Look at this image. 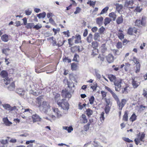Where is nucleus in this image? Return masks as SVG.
Instances as JSON below:
<instances>
[{
  "instance_id": "nucleus-18",
  "label": "nucleus",
  "mask_w": 147,
  "mask_h": 147,
  "mask_svg": "<svg viewBox=\"0 0 147 147\" xmlns=\"http://www.w3.org/2000/svg\"><path fill=\"white\" fill-rule=\"evenodd\" d=\"M134 3V0H130L128 1L126 0L125 2L124 6L125 7H127L129 5H132Z\"/></svg>"
},
{
  "instance_id": "nucleus-42",
  "label": "nucleus",
  "mask_w": 147,
  "mask_h": 147,
  "mask_svg": "<svg viewBox=\"0 0 147 147\" xmlns=\"http://www.w3.org/2000/svg\"><path fill=\"white\" fill-rule=\"evenodd\" d=\"M137 116L135 114H133L131 117L130 118V120L133 122L134 121H135L136 119Z\"/></svg>"
},
{
  "instance_id": "nucleus-40",
  "label": "nucleus",
  "mask_w": 147,
  "mask_h": 147,
  "mask_svg": "<svg viewBox=\"0 0 147 147\" xmlns=\"http://www.w3.org/2000/svg\"><path fill=\"white\" fill-rule=\"evenodd\" d=\"M98 50L97 49H94L92 51V55L94 57V56L97 55L98 53Z\"/></svg>"
},
{
  "instance_id": "nucleus-44",
  "label": "nucleus",
  "mask_w": 147,
  "mask_h": 147,
  "mask_svg": "<svg viewBox=\"0 0 147 147\" xmlns=\"http://www.w3.org/2000/svg\"><path fill=\"white\" fill-rule=\"evenodd\" d=\"M95 76L96 77L98 78V79H100L101 78V75L99 73L98 71L96 69H95Z\"/></svg>"
},
{
  "instance_id": "nucleus-56",
  "label": "nucleus",
  "mask_w": 147,
  "mask_h": 147,
  "mask_svg": "<svg viewBox=\"0 0 147 147\" xmlns=\"http://www.w3.org/2000/svg\"><path fill=\"white\" fill-rule=\"evenodd\" d=\"M94 101V98L93 96H92L89 99V102L91 105H92L93 104Z\"/></svg>"
},
{
  "instance_id": "nucleus-17",
  "label": "nucleus",
  "mask_w": 147,
  "mask_h": 147,
  "mask_svg": "<svg viewBox=\"0 0 147 147\" xmlns=\"http://www.w3.org/2000/svg\"><path fill=\"white\" fill-rule=\"evenodd\" d=\"M103 18L102 17L97 18L96 19V22L97 24L99 26H101L103 22Z\"/></svg>"
},
{
  "instance_id": "nucleus-19",
  "label": "nucleus",
  "mask_w": 147,
  "mask_h": 147,
  "mask_svg": "<svg viewBox=\"0 0 147 147\" xmlns=\"http://www.w3.org/2000/svg\"><path fill=\"white\" fill-rule=\"evenodd\" d=\"M75 38L76 40L75 41V42L76 43H78L81 42V37L80 35L78 34H76L75 36Z\"/></svg>"
},
{
  "instance_id": "nucleus-22",
  "label": "nucleus",
  "mask_w": 147,
  "mask_h": 147,
  "mask_svg": "<svg viewBox=\"0 0 147 147\" xmlns=\"http://www.w3.org/2000/svg\"><path fill=\"white\" fill-rule=\"evenodd\" d=\"M0 74L3 78H7L8 77V73L5 70H3L1 71Z\"/></svg>"
},
{
  "instance_id": "nucleus-50",
  "label": "nucleus",
  "mask_w": 147,
  "mask_h": 147,
  "mask_svg": "<svg viewBox=\"0 0 147 147\" xmlns=\"http://www.w3.org/2000/svg\"><path fill=\"white\" fill-rule=\"evenodd\" d=\"M90 86L91 88L94 91L96 90L97 87V84L96 83H94L92 84H91Z\"/></svg>"
},
{
  "instance_id": "nucleus-15",
  "label": "nucleus",
  "mask_w": 147,
  "mask_h": 147,
  "mask_svg": "<svg viewBox=\"0 0 147 147\" xmlns=\"http://www.w3.org/2000/svg\"><path fill=\"white\" fill-rule=\"evenodd\" d=\"M117 36L118 38L121 40L123 39L124 38L125 35L121 29L119 30L117 33Z\"/></svg>"
},
{
  "instance_id": "nucleus-60",
  "label": "nucleus",
  "mask_w": 147,
  "mask_h": 147,
  "mask_svg": "<svg viewBox=\"0 0 147 147\" xmlns=\"http://www.w3.org/2000/svg\"><path fill=\"white\" fill-rule=\"evenodd\" d=\"M87 4L89 5L90 6H94L95 4V1H88L87 2Z\"/></svg>"
},
{
  "instance_id": "nucleus-63",
  "label": "nucleus",
  "mask_w": 147,
  "mask_h": 147,
  "mask_svg": "<svg viewBox=\"0 0 147 147\" xmlns=\"http://www.w3.org/2000/svg\"><path fill=\"white\" fill-rule=\"evenodd\" d=\"M105 30V28L103 27H101L99 29L98 31L100 34H102Z\"/></svg>"
},
{
  "instance_id": "nucleus-20",
  "label": "nucleus",
  "mask_w": 147,
  "mask_h": 147,
  "mask_svg": "<svg viewBox=\"0 0 147 147\" xmlns=\"http://www.w3.org/2000/svg\"><path fill=\"white\" fill-rule=\"evenodd\" d=\"M1 39L3 42H7L9 40V36L6 34H4L1 36Z\"/></svg>"
},
{
  "instance_id": "nucleus-21",
  "label": "nucleus",
  "mask_w": 147,
  "mask_h": 147,
  "mask_svg": "<svg viewBox=\"0 0 147 147\" xmlns=\"http://www.w3.org/2000/svg\"><path fill=\"white\" fill-rule=\"evenodd\" d=\"M100 36L99 33L96 32L94 35V39L95 40L99 41L100 40Z\"/></svg>"
},
{
  "instance_id": "nucleus-3",
  "label": "nucleus",
  "mask_w": 147,
  "mask_h": 147,
  "mask_svg": "<svg viewBox=\"0 0 147 147\" xmlns=\"http://www.w3.org/2000/svg\"><path fill=\"white\" fill-rule=\"evenodd\" d=\"M57 104L64 110L67 111L69 108V104L65 99H62L60 101H57Z\"/></svg>"
},
{
  "instance_id": "nucleus-33",
  "label": "nucleus",
  "mask_w": 147,
  "mask_h": 147,
  "mask_svg": "<svg viewBox=\"0 0 147 147\" xmlns=\"http://www.w3.org/2000/svg\"><path fill=\"white\" fill-rule=\"evenodd\" d=\"M141 65H136L135 68V72L137 74L139 73L140 70Z\"/></svg>"
},
{
  "instance_id": "nucleus-29",
  "label": "nucleus",
  "mask_w": 147,
  "mask_h": 147,
  "mask_svg": "<svg viewBox=\"0 0 147 147\" xmlns=\"http://www.w3.org/2000/svg\"><path fill=\"white\" fill-rule=\"evenodd\" d=\"M71 50L73 52H75L76 51L80 52V51L79 47L78 46H75L72 47L71 48Z\"/></svg>"
},
{
  "instance_id": "nucleus-64",
  "label": "nucleus",
  "mask_w": 147,
  "mask_h": 147,
  "mask_svg": "<svg viewBox=\"0 0 147 147\" xmlns=\"http://www.w3.org/2000/svg\"><path fill=\"white\" fill-rule=\"evenodd\" d=\"M63 33L65 36L69 37L70 36V33L69 30H68L66 31H65L63 32Z\"/></svg>"
},
{
  "instance_id": "nucleus-9",
  "label": "nucleus",
  "mask_w": 147,
  "mask_h": 147,
  "mask_svg": "<svg viewBox=\"0 0 147 147\" xmlns=\"http://www.w3.org/2000/svg\"><path fill=\"white\" fill-rule=\"evenodd\" d=\"M32 118L33 123H35L37 121H40L41 120V118L36 114H35L32 115Z\"/></svg>"
},
{
  "instance_id": "nucleus-25",
  "label": "nucleus",
  "mask_w": 147,
  "mask_h": 147,
  "mask_svg": "<svg viewBox=\"0 0 147 147\" xmlns=\"http://www.w3.org/2000/svg\"><path fill=\"white\" fill-rule=\"evenodd\" d=\"M63 129L67 130L68 133H70L73 130V128L72 126L67 127L63 126Z\"/></svg>"
},
{
  "instance_id": "nucleus-13",
  "label": "nucleus",
  "mask_w": 147,
  "mask_h": 147,
  "mask_svg": "<svg viewBox=\"0 0 147 147\" xmlns=\"http://www.w3.org/2000/svg\"><path fill=\"white\" fill-rule=\"evenodd\" d=\"M62 96L65 97L66 99H69L71 96V95L70 93L68 91H63Z\"/></svg>"
},
{
  "instance_id": "nucleus-54",
  "label": "nucleus",
  "mask_w": 147,
  "mask_h": 147,
  "mask_svg": "<svg viewBox=\"0 0 147 147\" xmlns=\"http://www.w3.org/2000/svg\"><path fill=\"white\" fill-rule=\"evenodd\" d=\"M75 37L74 36H73L71 38H70L68 39V43L69 45H72V42L73 40L75 39Z\"/></svg>"
},
{
  "instance_id": "nucleus-53",
  "label": "nucleus",
  "mask_w": 147,
  "mask_h": 147,
  "mask_svg": "<svg viewBox=\"0 0 147 147\" xmlns=\"http://www.w3.org/2000/svg\"><path fill=\"white\" fill-rule=\"evenodd\" d=\"M105 113L103 112H102L100 114V120L102 122H103L105 119V117H104Z\"/></svg>"
},
{
  "instance_id": "nucleus-58",
  "label": "nucleus",
  "mask_w": 147,
  "mask_h": 147,
  "mask_svg": "<svg viewBox=\"0 0 147 147\" xmlns=\"http://www.w3.org/2000/svg\"><path fill=\"white\" fill-rule=\"evenodd\" d=\"M86 105V104L85 103L82 105L81 103H79L78 104V108L80 110H82L84 107H85Z\"/></svg>"
},
{
  "instance_id": "nucleus-35",
  "label": "nucleus",
  "mask_w": 147,
  "mask_h": 147,
  "mask_svg": "<svg viewBox=\"0 0 147 147\" xmlns=\"http://www.w3.org/2000/svg\"><path fill=\"white\" fill-rule=\"evenodd\" d=\"M142 9V7L141 5H138L136 7L135 11L138 12H140L141 11Z\"/></svg>"
},
{
  "instance_id": "nucleus-31",
  "label": "nucleus",
  "mask_w": 147,
  "mask_h": 147,
  "mask_svg": "<svg viewBox=\"0 0 147 147\" xmlns=\"http://www.w3.org/2000/svg\"><path fill=\"white\" fill-rule=\"evenodd\" d=\"M93 35L91 34H89L87 38V40L89 43H91L92 41Z\"/></svg>"
},
{
  "instance_id": "nucleus-24",
  "label": "nucleus",
  "mask_w": 147,
  "mask_h": 147,
  "mask_svg": "<svg viewBox=\"0 0 147 147\" xmlns=\"http://www.w3.org/2000/svg\"><path fill=\"white\" fill-rule=\"evenodd\" d=\"M16 92L20 96H22L24 94L25 91L21 88H18L16 90Z\"/></svg>"
},
{
  "instance_id": "nucleus-26",
  "label": "nucleus",
  "mask_w": 147,
  "mask_h": 147,
  "mask_svg": "<svg viewBox=\"0 0 147 147\" xmlns=\"http://www.w3.org/2000/svg\"><path fill=\"white\" fill-rule=\"evenodd\" d=\"M123 21V18L122 16L117 18L116 20V22L118 24L122 23Z\"/></svg>"
},
{
  "instance_id": "nucleus-45",
  "label": "nucleus",
  "mask_w": 147,
  "mask_h": 147,
  "mask_svg": "<svg viewBox=\"0 0 147 147\" xmlns=\"http://www.w3.org/2000/svg\"><path fill=\"white\" fill-rule=\"evenodd\" d=\"M111 20V19L108 18H106L104 20V24L105 26H106L108 24H109Z\"/></svg>"
},
{
  "instance_id": "nucleus-38",
  "label": "nucleus",
  "mask_w": 147,
  "mask_h": 147,
  "mask_svg": "<svg viewBox=\"0 0 147 147\" xmlns=\"http://www.w3.org/2000/svg\"><path fill=\"white\" fill-rule=\"evenodd\" d=\"M4 82L7 85L10 84L12 80L8 78V77L4 79Z\"/></svg>"
},
{
  "instance_id": "nucleus-47",
  "label": "nucleus",
  "mask_w": 147,
  "mask_h": 147,
  "mask_svg": "<svg viewBox=\"0 0 147 147\" xmlns=\"http://www.w3.org/2000/svg\"><path fill=\"white\" fill-rule=\"evenodd\" d=\"M77 68V65L75 63H72L71 64V69L73 70H76Z\"/></svg>"
},
{
  "instance_id": "nucleus-52",
  "label": "nucleus",
  "mask_w": 147,
  "mask_h": 147,
  "mask_svg": "<svg viewBox=\"0 0 147 147\" xmlns=\"http://www.w3.org/2000/svg\"><path fill=\"white\" fill-rule=\"evenodd\" d=\"M125 67L124 69L126 71H127L128 70L129 68L130 65V64L129 63H125Z\"/></svg>"
},
{
  "instance_id": "nucleus-32",
  "label": "nucleus",
  "mask_w": 147,
  "mask_h": 147,
  "mask_svg": "<svg viewBox=\"0 0 147 147\" xmlns=\"http://www.w3.org/2000/svg\"><path fill=\"white\" fill-rule=\"evenodd\" d=\"M132 61H133L134 63L136 64V65H141L139 62V59L136 58L135 57H133Z\"/></svg>"
},
{
  "instance_id": "nucleus-30",
  "label": "nucleus",
  "mask_w": 147,
  "mask_h": 147,
  "mask_svg": "<svg viewBox=\"0 0 147 147\" xmlns=\"http://www.w3.org/2000/svg\"><path fill=\"white\" fill-rule=\"evenodd\" d=\"M109 16L110 17L112 18V20L114 21L115 20L117 17V16L116 14L113 12L110 13Z\"/></svg>"
},
{
  "instance_id": "nucleus-11",
  "label": "nucleus",
  "mask_w": 147,
  "mask_h": 147,
  "mask_svg": "<svg viewBox=\"0 0 147 147\" xmlns=\"http://www.w3.org/2000/svg\"><path fill=\"white\" fill-rule=\"evenodd\" d=\"M116 9L118 12L120 13H121V12L123 11V9L125 7H123V5L121 4H116Z\"/></svg>"
},
{
  "instance_id": "nucleus-51",
  "label": "nucleus",
  "mask_w": 147,
  "mask_h": 147,
  "mask_svg": "<svg viewBox=\"0 0 147 147\" xmlns=\"http://www.w3.org/2000/svg\"><path fill=\"white\" fill-rule=\"evenodd\" d=\"M110 107L109 105H106L105 108V111L106 114L108 113L110 111Z\"/></svg>"
},
{
  "instance_id": "nucleus-28",
  "label": "nucleus",
  "mask_w": 147,
  "mask_h": 147,
  "mask_svg": "<svg viewBox=\"0 0 147 147\" xmlns=\"http://www.w3.org/2000/svg\"><path fill=\"white\" fill-rule=\"evenodd\" d=\"M15 85L14 82H12L10 86L8 87L9 90L13 91L15 89Z\"/></svg>"
},
{
  "instance_id": "nucleus-39",
  "label": "nucleus",
  "mask_w": 147,
  "mask_h": 147,
  "mask_svg": "<svg viewBox=\"0 0 147 147\" xmlns=\"http://www.w3.org/2000/svg\"><path fill=\"white\" fill-rule=\"evenodd\" d=\"M34 25V24L33 23H28L26 25V27L27 29H31L32 27H33Z\"/></svg>"
},
{
  "instance_id": "nucleus-62",
  "label": "nucleus",
  "mask_w": 147,
  "mask_h": 147,
  "mask_svg": "<svg viewBox=\"0 0 147 147\" xmlns=\"http://www.w3.org/2000/svg\"><path fill=\"white\" fill-rule=\"evenodd\" d=\"M32 12V10L29 9H27L25 11V13L27 15H30L31 14Z\"/></svg>"
},
{
  "instance_id": "nucleus-55",
  "label": "nucleus",
  "mask_w": 147,
  "mask_h": 147,
  "mask_svg": "<svg viewBox=\"0 0 147 147\" xmlns=\"http://www.w3.org/2000/svg\"><path fill=\"white\" fill-rule=\"evenodd\" d=\"M122 139L125 141L127 142H133V141L129 139L128 138L123 137L122 138Z\"/></svg>"
},
{
  "instance_id": "nucleus-8",
  "label": "nucleus",
  "mask_w": 147,
  "mask_h": 147,
  "mask_svg": "<svg viewBox=\"0 0 147 147\" xmlns=\"http://www.w3.org/2000/svg\"><path fill=\"white\" fill-rule=\"evenodd\" d=\"M138 78L135 77L132 79V84L134 88H137L140 85V83L138 81Z\"/></svg>"
},
{
  "instance_id": "nucleus-12",
  "label": "nucleus",
  "mask_w": 147,
  "mask_h": 147,
  "mask_svg": "<svg viewBox=\"0 0 147 147\" xmlns=\"http://www.w3.org/2000/svg\"><path fill=\"white\" fill-rule=\"evenodd\" d=\"M3 123L5 125L9 126L12 124V123L10 121L7 117H4L3 119Z\"/></svg>"
},
{
  "instance_id": "nucleus-16",
  "label": "nucleus",
  "mask_w": 147,
  "mask_h": 147,
  "mask_svg": "<svg viewBox=\"0 0 147 147\" xmlns=\"http://www.w3.org/2000/svg\"><path fill=\"white\" fill-rule=\"evenodd\" d=\"M137 30L135 28H129L128 30L127 33L128 34L131 35L134 32L136 33Z\"/></svg>"
},
{
  "instance_id": "nucleus-5",
  "label": "nucleus",
  "mask_w": 147,
  "mask_h": 147,
  "mask_svg": "<svg viewBox=\"0 0 147 147\" xmlns=\"http://www.w3.org/2000/svg\"><path fill=\"white\" fill-rule=\"evenodd\" d=\"M145 24V18L144 17H142L141 21L140 20H137L135 22V25L139 27L144 26Z\"/></svg>"
},
{
  "instance_id": "nucleus-14",
  "label": "nucleus",
  "mask_w": 147,
  "mask_h": 147,
  "mask_svg": "<svg viewBox=\"0 0 147 147\" xmlns=\"http://www.w3.org/2000/svg\"><path fill=\"white\" fill-rule=\"evenodd\" d=\"M63 82L65 83H67L69 87L71 88L74 87V84L70 80V81L68 82L66 78H65L63 80Z\"/></svg>"
},
{
  "instance_id": "nucleus-36",
  "label": "nucleus",
  "mask_w": 147,
  "mask_h": 147,
  "mask_svg": "<svg viewBox=\"0 0 147 147\" xmlns=\"http://www.w3.org/2000/svg\"><path fill=\"white\" fill-rule=\"evenodd\" d=\"M86 112V115L89 117L92 115L93 113L92 111L90 109H87Z\"/></svg>"
},
{
  "instance_id": "nucleus-43",
  "label": "nucleus",
  "mask_w": 147,
  "mask_h": 147,
  "mask_svg": "<svg viewBox=\"0 0 147 147\" xmlns=\"http://www.w3.org/2000/svg\"><path fill=\"white\" fill-rule=\"evenodd\" d=\"M105 44H103L100 48V49L102 53L105 52L107 50V48L105 47Z\"/></svg>"
},
{
  "instance_id": "nucleus-2",
  "label": "nucleus",
  "mask_w": 147,
  "mask_h": 147,
  "mask_svg": "<svg viewBox=\"0 0 147 147\" xmlns=\"http://www.w3.org/2000/svg\"><path fill=\"white\" fill-rule=\"evenodd\" d=\"M39 107L40 111L45 113L47 116L48 115L51 110L49 103L46 101H43Z\"/></svg>"
},
{
  "instance_id": "nucleus-48",
  "label": "nucleus",
  "mask_w": 147,
  "mask_h": 147,
  "mask_svg": "<svg viewBox=\"0 0 147 147\" xmlns=\"http://www.w3.org/2000/svg\"><path fill=\"white\" fill-rule=\"evenodd\" d=\"M81 11V9L79 7H76V10L74 13L75 14H77L80 13Z\"/></svg>"
},
{
  "instance_id": "nucleus-34",
  "label": "nucleus",
  "mask_w": 147,
  "mask_h": 147,
  "mask_svg": "<svg viewBox=\"0 0 147 147\" xmlns=\"http://www.w3.org/2000/svg\"><path fill=\"white\" fill-rule=\"evenodd\" d=\"M92 46L94 48L97 49L98 46V43L96 41H94L92 43Z\"/></svg>"
},
{
  "instance_id": "nucleus-10",
  "label": "nucleus",
  "mask_w": 147,
  "mask_h": 147,
  "mask_svg": "<svg viewBox=\"0 0 147 147\" xmlns=\"http://www.w3.org/2000/svg\"><path fill=\"white\" fill-rule=\"evenodd\" d=\"M106 58L107 61L109 63H112L114 61V57L112 54H109L106 56Z\"/></svg>"
},
{
  "instance_id": "nucleus-41",
  "label": "nucleus",
  "mask_w": 147,
  "mask_h": 147,
  "mask_svg": "<svg viewBox=\"0 0 147 147\" xmlns=\"http://www.w3.org/2000/svg\"><path fill=\"white\" fill-rule=\"evenodd\" d=\"M109 9V7H106L102 9L101 13H100V15H102L105 13H107V11Z\"/></svg>"
},
{
  "instance_id": "nucleus-61",
  "label": "nucleus",
  "mask_w": 147,
  "mask_h": 147,
  "mask_svg": "<svg viewBox=\"0 0 147 147\" xmlns=\"http://www.w3.org/2000/svg\"><path fill=\"white\" fill-rule=\"evenodd\" d=\"M1 143L3 144H5L8 143V139H6L5 140L2 139L0 140Z\"/></svg>"
},
{
  "instance_id": "nucleus-4",
  "label": "nucleus",
  "mask_w": 147,
  "mask_h": 147,
  "mask_svg": "<svg viewBox=\"0 0 147 147\" xmlns=\"http://www.w3.org/2000/svg\"><path fill=\"white\" fill-rule=\"evenodd\" d=\"M145 136V134L143 133H139L137 135V138H135L134 140L136 144L138 145L140 141H142Z\"/></svg>"
},
{
  "instance_id": "nucleus-57",
  "label": "nucleus",
  "mask_w": 147,
  "mask_h": 147,
  "mask_svg": "<svg viewBox=\"0 0 147 147\" xmlns=\"http://www.w3.org/2000/svg\"><path fill=\"white\" fill-rule=\"evenodd\" d=\"M42 27V26L41 24H38L36 25L35 26L34 25L33 28L37 30H38V29L41 28Z\"/></svg>"
},
{
  "instance_id": "nucleus-1",
  "label": "nucleus",
  "mask_w": 147,
  "mask_h": 147,
  "mask_svg": "<svg viewBox=\"0 0 147 147\" xmlns=\"http://www.w3.org/2000/svg\"><path fill=\"white\" fill-rule=\"evenodd\" d=\"M62 113L60 110L57 108L53 107L47 116L44 117V118L52 121V120H55L56 118H59L61 117Z\"/></svg>"
},
{
  "instance_id": "nucleus-37",
  "label": "nucleus",
  "mask_w": 147,
  "mask_h": 147,
  "mask_svg": "<svg viewBox=\"0 0 147 147\" xmlns=\"http://www.w3.org/2000/svg\"><path fill=\"white\" fill-rule=\"evenodd\" d=\"M46 15V13L45 12H43L42 13H40L37 15V17L40 19L45 18Z\"/></svg>"
},
{
  "instance_id": "nucleus-7",
  "label": "nucleus",
  "mask_w": 147,
  "mask_h": 147,
  "mask_svg": "<svg viewBox=\"0 0 147 147\" xmlns=\"http://www.w3.org/2000/svg\"><path fill=\"white\" fill-rule=\"evenodd\" d=\"M122 80L120 79H118L115 81L114 84L115 86V90L117 91H119L121 87V84Z\"/></svg>"
},
{
  "instance_id": "nucleus-49",
  "label": "nucleus",
  "mask_w": 147,
  "mask_h": 147,
  "mask_svg": "<svg viewBox=\"0 0 147 147\" xmlns=\"http://www.w3.org/2000/svg\"><path fill=\"white\" fill-rule=\"evenodd\" d=\"M128 117L127 113L126 111L125 112L123 118V120L125 121H127L128 120Z\"/></svg>"
},
{
  "instance_id": "nucleus-6",
  "label": "nucleus",
  "mask_w": 147,
  "mask_h": 147,
  "mask_svg": "<svg viewBox=\"0 0 147 147\" xmlns=\"http://www.w3.org/2000/svg\"><path fill=\"white\" fill-rule=\"evenodd\" d=\"M127 100L126 99H122L121 102L119 100L117 101V106L119 107V109L120 110H121L123 107L126 104Z\"/></svg>"
},
{
  "instance_id": "nucleus-23",
  "label": "nucleus",
  "mask_w": 147,
  "mask_h": 147,
  "mask_svg": "<svg viewBox=\"0 0 147 147\" xmlns=\"http://www.w3.org/2000/svg\"><path fill=\"white\" fill-rule=\"evenodd\" d=\"M81 119L82 123H86L88 122V120L86 118V116L84 114H82V115Z\"/></svg>"
},
{
  "instance_id": "nucleus-46",
  "label": "nucleus",
  "mask_w": 147,
  "mask_h": 147,
  "mask_svg": "<svg viewBox=\"0 0 147 147\" xmlns=\"http://www.w3.org/2000/svg\"><path fill=\"white\" fill-rule=\"evenodd\" d=\"M2 106L5 109L8 110L9 111L10 110V105L8 104H5L2 105Z\"/></svg>"
},
{
  "instance_id": "nucleus-59",
  "label": "nucleus",
  "mask_w": 147,
  "mask_h": 147,
  "mask_svg": "<svg viewBox=\"0 0 147 147\" xmlns=\"http://www.w3.org/2000/svg\"><path fill=\"white\" fill-rule=\"evenodd\" d=\"M10 49L8 48L5 49L3 50V53L5 54V55H8V53Z\"/></svg>"
},
{
  "instance_id": "nucleus-27",
  "label": "nucleus",
  "mask_w": 147,
  "mask_h": 147,
  "mask_svg": "<svg viewBox=\"0 0 147 147\" xmlns=\"http://www.w3.org/2000/svg\"><path fill=\"white\" fill-rule=\"evenodd\" d=\"M108 78L111 81L114 82V83L115 81L117 80L116 79V77L114 75L112 74L109 75Z\"/></svg>"
}]
</instances>
